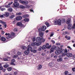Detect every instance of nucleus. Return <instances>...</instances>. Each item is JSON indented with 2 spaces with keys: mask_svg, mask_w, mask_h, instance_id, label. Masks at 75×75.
<instances>
[{
  "mask_svg": "<svg viewBox=\"0 0 75 75\" xmlns=\"http://www.w3.org/2000/svg\"><path fill=\"white\" fill-rule=\"evenodd\" d=\"M11 34L9 33H6L5 34V35H7L8 36V38H13V36L14 37L15 36V34L13 32H11Z\"/></svg>",
  "mask_w": 75,
  "mask_h": 75,
  "instance_id": "1",
  "label": "nucleus"
},
{
  "mask_svg": "<svg viewBox=\"0 0 75 75\" xmlns=\"http://www.w3.org/2000/svg\"><path fill=\"white\" fill-rule=\"evenodd\" d=\"M61 49V54H63V55H65L66 54L65 53H67L68 52V51L67 49H65V50Z\"/></svg>",
  "mask_w": 75,
  "mask_h": 75,
  "instance_id": "2",
  "label": "nucleus"
},
{
  "mask_svg": "<svg viewBox=\"0 0 75 75\" xmlns=\"http://www.w3.org/2000/svg\"><path fill=\"white\" fill-rule=\"evenodd\" d=\"M55 25H61V19H59L57 21H55L54 22Z\"/></svg>",
  "mask_w": 75,
  "mask_h": 75,
  "instance_id": "3",
  "label": "nucleus"
},
{
  "mask_svg": "<svg viewBox=\"0 0 75 75\" xmlns=\"http://www.w3.org/2000/svg\"><path fill=\"white\" fill-rule=\"evenodd\" d=\"M58 50H56L55 52L56 54L57 55H59L61 54V49L59 47H58Z\"/></svg>",
  "mask_w": 75,
  "mask_h": 75,
  "instance_id": "4",
  "label": "nucleus"
},
{
  "mask_svg": "<svg viewBox=\"0 0 75 75\" xmlns=\"http://www.w3.org/2000/svg\"><path fill=\"white\" fill-rule=\"evenodd\" d=\"M38 31L39 32V35L41 37H42L43 36V35H44V33L42 32H41V28H40L38 29Z\"/></svg>",
  "mask_w": 75,
  "mask_h": 75,
  "instance_id": "5",
  "label": "nucleus"
},
{
  "mask_svg": "<svg viewBox=\"0 0 75 75\" xmlns=\"http://www.w3.org/2000/svg\"><path fill=\"white\" fill-rule=\"evenodd\" d=\"M56 49H57V47L56 46L51 48L50 50V53H52V52H53L54 50H56Z\"/></svg>",
  "mask_w": 75,
  "mask_h": 75,
  "instance_id": "6",
  "label": "nucleus"
},
{
  "mask_svg": "<svg viewBox=\"0 0 75 75\" xmlns=\"http://www.w3.org/2000/svg\"><path fill=\"white\" fill-rule=\"evenodd\" d=\"M23 4H27L28 3V1H19Z\"/></svg>",
  "mask_w": 75,
  "mask_h": 75,
  "instance_id": "7",
  "label": "nucleus"
},
{
  "mask_svg": "<svg viewBox=\"0 0 75 75\" xmlns=\"http://www.w3.org/2000/svg\"><path fill=\"white\" fill-rule=\"evenodd\" d=\"M66 55L69 58H71L72 57V54L70 53H67L66 54Z\"/></svg>",
  "mask_w": 75,
  "mask_h": 75,
  "instance_id": "8",
  "label": "nucleus"
},
{
  "mask_svg": "<svg viewBox=\"0 0 75 75\" xmlns=\"http://www.w3.org/2000/svg\"><path fill=\"white\" fill-rule=\"evenodd\" d=\"M0 23L3 24V25L5 27V28H6L7 25L6 24V22H5L2 21H0Z\"/></svg>",
  "mask_w": 75,
  "mask_h": 75,
  "instance_id": "9",
  "label": "nucleus"
},
{
  "mask_svg": "<svg viewBox=\"0 0 75 75\" xmlns=\"http://www.w3.org/2000/svg\"><path fill=\"white\" fill-rule=\"evenodd\" d=\"M22 19V17L20 16H18L16 17V20L18 21L21 20Z\"/></svg>",
  "mask_w": 75,
  "mask_h": 75,
  "instance_id": "10",
  "label": "nucleus"
},
{
  "mask_svg": "<svg viewBox=\"0 0 75 75\" xmlns=\"http://www.w3.org/2000/svg\"><path fill=\"white\" fill-rule=\"evenodd\" d=\"M48 65L49 66V67H53L54 65V64L53 62H51L48 64Z\"/></svg>",
  "mask_w": 75,
  "mask_h": 75,
  "instance_id": "11",
  "label": "nucleus"
},
{
  "mask_svg": "<svg viewBox=\"0 0 75 75\" xmlns=\"http://www.w3.org/2000/svg\"><path fill=\"white\" fill-rule=\"evenodd\" d=\"M47 29V27L45 26H43L41 27V31H44Z\"/></svg>",
  "mask_w": 75,
  "mask_h": 75,
  "instance_id": "12",
  "label": "nucleus"
},
{
  "mask_svg": "<svg viewBox=\"0 0 75 75\" xmlns=\"http://www.w3.org/2000/svg\"><path fill=\"white\" fill-rule=\"evenodd\" d=\"M67 28L68 30H71V29L72 28V24H69L67 26Z\"/></svg>",
  "mask_w": 75,
  "mask_h": 75,
  "instance_id": "13",
  "label": "nucleus"
},
{
  "mask_svg": "<svg viewBox=\"0 0 75 75\" xmlns=\"http://www.w3.org/2000/svg\"><path fill=\"white\" fill-rule=\"evenodd\" d=\"M13 4L15 7H18L19 6V4L18 2L14 3Z\"/></svg>",
  "mask_w": 75,
  "mask_h": 75,
  "instance_id": "14",
  "label": "nucleus"
},
{
  "mask_svg": "<svg viewBox=\"0 0 75 75\" xmlns=\"http://www.w3.org/2000/svg\"><path fill=\"white\" fill-rule=\"evenodd\" d=\"M30 46H31L30 45H29L28 46V48L27 49V50H28V51H31V50H33V48L31 47H30Z\"/></svg>",
  "mask_w": 75,
  "mask_h": 75,
  "instance_id": "15",
  "label": "nucleus"
},
{
  "mask_svg": "<svg viewBox=\"0 0 75 75\" xmlns=\"http://www.w3.org/2000/svg\"><path fill=\"white\" fill-rule=\"evenodd\" d=\"M66 23L67 24H71V19L70 18H68L66 20Z\"/></svg>",
  "mask_w": 75,
  "mask_h": 75,
  "instance_id": "16",
  "label": "nucleus"
},
{
  "mask_svg": "<svg viewBox=\"0 0 75 75\" xmlns=\"http://www.w3.org/2000/svg\"><path fill=\"white\" fill-rule=\"evenodd\" d=\"M3 15L5 17H8L10 15V13L8 12H6L5 14H4Z\"/></svg>",
  "mask_w": 75,
  "mask_h": 75,
  "instance_id": "17",
  "label": "nucleus"
},
{
  "mask_svg": "<svg viewBox=\"0 0 75 75\" xmlns=\"http://www.w3.org/2000/svg\"><path fill=\"white\" fill-rule=\"evenodd\" d=\"M1 40L2 41H3V42L5 41L6 40V38L4 37H1Z\"/></svg>",
  "mask_w": 75,
  "mask_h": 75,
  "instance_id": "18",
  "label": "nucleus"
},
{
  "mask_svg": "<svg viewBox=\"0 0 75 75\" xmlns=\"http://www.w3.org/2000/svg\"><path fill=\"white\" fill-rule=\"evenodd\" d=\"M29 53H30V52L29 51V50H27L25 51L24 52L25 54L26 55H28Z\"/></svg>",
  "mask_w": 75,
  "mask_h": 75,
  "instance_id": "19",
  "label": "nucleus"
},
{
  "mask_svg": "<svg viewBox=\"0 0 75 75\" xmlns=\"http://www.w3.org/2000/svg\"><path fill=\"white\" fill-rule=\"evenodd\" d=\"M32 46H35V45H37V46H38V43L36 42H34L31 44Z\"/></svg>",
  "mask_w": 75,
  "mask_h": 75,
  "instance_id": "20",
  "label": "nucleus"
},
{
  "mask_svg": "<svg viewBox=\"0 0 75 75\" xmlns=\"http://www.w3.org/2000/svg\"><path fill=\"white\" fill-rule=\"evenodd\" d=\"M8 67H9V65L7 64V63H6V64H5L4 65V67L5 68H8Z\"/></svg>",
  "mask_w": 75,
  "mask_h": 75,
  "instance_id": "21",
  "label": "nucleus"
},
{
  "mask_svg": "<svg viewBox=\"0 0 75 75\" xmlns=\"http://www.w3.org/2000/svg\"><path fill=\"white\" fill-rule=\"evenodd\" d=\"M16 25L18 26H21L22 25V23L21 22H18L17 23Z\"/></svg>",
  "mask_w": 75,
  "mask_h": 75,
  "instance_id": "22",
  "label": "nucleus"
},
{
  "mask_svg": "<svg viewBox=\"0 0 75 75\" xmlns=\"http://www.w3.org/2000/svg\"><path fill=\"white\" fill-rule=\"evenodd\" d=\"M65 38H67V40H70L71 39V37H70V36L68 37V36H67V35L65 36Z\"/></svg>",
  "mask_w": 75,
  "mask_h": 75,
  "instance_id": "23",
  "label": "nucleus"
},
{
  "mask_svg": "<svg viewBox=\"0 0 75 75\" xmlns=\"http://www.w3.org/2000/svg\"><path fill=\"white\" fill-rule=\"evenodd\" d=\"M28 14H25L23 15V17L24 18H27L28 17Z\"/></svg>",
  "mask_w": 75,
  "mask_h": 75,
  "instance_id": "24",
  "label": "nucleus"
},
{
  "mask_svg": "<svg viewBox=\"0 0 75 75\" xmlns=\"http://www.w3.org/2000/svg\"><path fill=\"white\" fill-rule=\"evenodd\" d=\"M45 24L46 25L47 27H50V24L48 22H45Z\"/></svg>",
  "mask_w": 75,
  "mask_h": 75,
  "instance_id": "25",
  "label": "nucleus"
},
{
  "mask_svg": "<svg viewBox=\"0 0 75 75\" xmlns=\"http://www.w3.org/2000/svg\"><path fill=\"white\" fill-rule=\"evenodd\" d=\"M46 48H47V46H45V45H43L42 47V50H45Z\"/></svg>",
  "mask_w": 75,
  "mask_h": 75,
  "instance_id": "26",
  "label": "nucleus"
},
{
  "mask_svg": "<svg viewBox=\"0 0 75 75\" xmlns=\"http://www.w3.org/2000/svg\"><path fill=\"white\" fill-rule=\"evenodd\" d=\"M14 17H15V16H14V15H12L10 16L9 17L10 19H12V18H13Z\"/></svg>",
  "mask_w": 75,
  "mask_h": 75,
  "instance_id": "27",
  "label": "nucleus"
},
{
  "mask_svg": "<svg viewBox=\"0 0 75 75\" xmlns=\"http://www.w3.org/2000/svg\"><path fill=\"white\" fill-rule=\"evenodd\" d=\"M21 48L22 50H26V49H27V47L24 46H22Z\"/></svg>",
  "mask_w": 75,
  "mask_h": 75,
  "instance_id": "28",
  "label": "nucleus"
},
{
  "mask_svg": "<svg viewBox=\"0 0 75 75\" xmlns=\"http://www.w3.org/2000/svg\"><path fill=\"white\" fill-rule=\"evenodd\" d=\"M57 61L58 62H61L62 61V59L61 58L58 59L57 60Z\"/></svg>",
  "mask_w": 75,
  "mask_h": 75,
  "instance_id": "29",
  "label": "nucleus"
},
{
  "mask_svg": "<svg viewBox=\"0 0 75 75\" xmlns=\"http://www.w3.org/2000/svg\"><path fill=\"white\" fill-rule=\"evenodd\" d=\"M38 67V69H41L42 68V65L41 64H40L39 65Z\"/></svg>",
  "mask_w": 75,
  "mask_h": 75,
  "instance_id": "30",
  "label": "nucleus"
},
{
  "mask_svg": "<svg viewBox=\"0 0 75 75\" xmlns=\"http://www.w3.org/2000/svg\"><path fill=\"white\" fill-rule=\"evenodd\" d=\"M38 42H40V41H41V40L42 39L40 37H38Z\"/></svg>",
  "mask_w": 75,
  "mask_h": 75,
  "instance_id": "31",
  "label": "nucleus"
},
{
  "mask_svg": "<svg viewBox=\"0 0 75 75\" xmlns=\"http://www.w3.org/2000/svg\"><path fill=\"white\" fill-rule=\"evenodd\" d=\"M17 57H18V55H15L13 56V58H14V59H16V58H17Z\"/></svg>",
  "mask_w": 75,
  "mask_h": 75,
  "instance_id": "32",
  "label": "nucleus"
},
{
  "mask_svg": "<svg viewBox=\"0 0 75 75\" xmlns=\"http://www.w3.org/2000/svg\"><path fill=\"white\" fill-rule=\"evenodd\" d=\"M20 7L21 8H22V9H24V8H25V7L23 5L20 6Z\"/></svg>",
  "mask_w": 75,
  "mask_h": 75,
  "instance_id": "33",
  "label": "nucleus"
},
{
  "mask_svg": "<svg viewBox=\"0 0 75 75\" xmlns=\"http://www.w3.org/2000/svg\"><path fill=\"white\" fill-rule=\"evenodd\" d=\"M8 11H9L10 12H11L13 11V8H11L9 9H8Z\"/></svg>",
  "mask_w": 75,
  "mask_h": 75,
  "instance_id": "34",
  "label": "nucleus"
},
{
  "mask_svg": "<svg viewBox=\"0 0 75 75\" xmlns=\"http://www.w3.org/2000/svg\"><path fill=\"white\" fill-rule=\"evenodd\" d=\"M24 21H25L26 22H27L29 21V19H28L27 18H25L24 20Z\"/></svg>",
  "mask_w": 75,
  "mask_h": 75,
  "instance_id": "35",
  "label": "nucleus"
},
{
  "mask_svg": "<svg viewBox=\"0 0 75 75\" xmlns=\"http://www.w3.org/2000/svg\"><path fill=\"white\" fill-rule=\"evenodd\" d=\"M68 71H65L64 72V75H68Z\"/></svg>",
  "mask_w": 75,
  "mask_h": 75,
  "instance_id": "36",
  "label": "nucleus"
},
{
  "mask_svg": "<svg viewBox=\"0 0 75 75\" xmlns=\"http://www.w3.org/2000/svg\"><path fill=\"white\" fill-rule=\"evenodd\" d=\"M42 43V42L41 41L40 42H38V46H39V45H40Z\"/></svg>",
  "mask_w": 75,
  "mask_h": 75,
  "instance_id": "37",
  "label": "nucleus"
},
{
  "mask_svg": "<svg viewBox=\"0 0 75 75\" xmlns=\"http://www.w3.org/2000/svg\"><path fill=\"white\" fill-rule=\"evenodd\" d=\"M3 69V68L1 66V64L0 63V70H2Z\"/></svg>",
  "mask_w": 75,
  "mask_h": 75,
  "instance_id": "38",
  "label": "nucleus"
},
{
  "mask_svg": "<svg viewBox=\"0 0 75 75\" xmlns=\"http://www.w3.org/2000/svg\"><path fill=\"white\" fill-rule=\"evenodd\" d=\"M11 69H12L11 67H9L7 69V70L8 71H11Z\"/></svg>",
  "mask_w": 75,
  "mask_h": 75,
  "instance_id": "39",
  "label": "nucleus"
},
{
  "mask_svg": "<svg viewBox=\"0 0 75 75\" xmlns=\"http://www.w3.org/2000/svg\"><path fill=\"white\" fill-rule=\"evenodd\" d=\"M17 54L18 55H21V52H17Z\"/></svg>",
  "mask_w": 75,
  "mask_h": 75,
  "instance_id": "40",
  "label": "nucleus"
},
{
  "mask_svg": "<svg viewBox=\"0 0 75 75\" xmlns=\"http://www.w3.org/2000/svg\"><path fill=\"white\" fill-rule=\"evenodd\" d=\"M31 52H34V53H35V52H37V50H31Z\"/></svg>",
  "mask_w": 75,
  "mask_h": 75,
  "instance_id": "41",
  "label": "nucleus"
},
{
  "mask_svg": "<svg viewBox=\"0 0 75 75\" xmlns=\"http://www.w3.org/2000/svg\"><path fill=\"white\" fill-rule=\"evenodd\" d=\"M63 56H65V55H63V54H61L59 55V57L60 58H62L63 57Z\"/></svg>",
  "mask_w": 75,
  "mask_h": 75,
  "instance_id": "42",
  "label": "nucleus"
},
{
  "mask_svg": "<svg viewBox=\"0 0 75 75\" xmlns=\"http://www.w3.org/2000/svg\"><path fill=\"white\" fill-rule=\"evenodd\" d=\"M16 15H18V16H19L20 15H21L22 14V13L19 12V13H16Z\"/></svg>",
  "mask_w": 75,
  "mask_h": 75,
  "instance_id": "43",
  "label": "nucleus"
},
{
  "mask_svg": "<svg viewBox=\"0 0 75 75\" xmlns=\"http://www.w3.org/2000/svg\"><path fill=\"white\" fill-rule=\"evenodd\" d=\"M67 48H69V49L70 50H72V48H71V47L70 46H67Z\"/></svg>",
  "mask_w": 75,
  "mask_h": 75,
  "instance_id": "44",
  "label": "nucleus"
},
{
  "mask_svg": "<svg viewBox=\"0 0 75 75\" xmlns=\"http://www.w3.org/2000/svg\"><path fill=\"white\" fill-rule=\"evenodd\" d=\"M45 39H42L41 41L42 42H45Z\"/></svg>",
  "mask_w": 75,
  "mask_h": 75,
  "instance_id": "45",
  "label": "nucleus"
},
{
  "mask_svg": "<svg viewBox=\"0 0 75 75\" xmlns=\"http://www.w3.org/2000/svg\"><path fill=\"white\" fill-rule=\"evenodd\" d=\"M54 33H53V32H52L51 33V34L50 35V37H52V36H53V35H54Z\"/></svg>",
  "mask_w": 75,
  "mask_h": 75,
  "instance_id": "46",
  "label": "nucleus"
},
{
  "mask_svg": "<svg viewBox=\"0 0 75 75\" xmlns=\"http://www.w3.org/2000/svg\"><path fill=\"white\" fill-rule=\"evenodd\" d=\"M72 29L75 30V23H74L73 25V26L72 27Z\"/></svg>",
  "mask_w": 75,
  "mask_h": 75,
  "instance_id": "47",
  "label": "nucleus"
},
{
  "mask_svg": "<svg viewBox=\"0 0 75 75\" xmlns=\"http://www.w3.org/2000/svg\"><path fill=\"white\" fill-rule=\"evenodd\" d=\"M11 62L14 63V62H16V60L15 59H13L11 60Z\"/></svg>",
  "mask_w": 75,
  "mask_h": 75,
  "instance_id": "48",
  "label": "nucleus"
},
{
  "mask_svg": "<svg viewBox=\"0 0 75 75\" xmlns=\"http://www.w3.org/2000/svg\"><path fill=\"white\" fill-rule=\"evenodd\" d=\"M66 22V20L65 19H63L62 20V23H65Z\"/></svg>",
  "mask_w": 75,
  "mask_h": 75,
  "instance_id": "49",
  "label": "nucleus"
},
{
  "mask_svg": "<svg viewBox=\"0 0 75 75\" xmlns=\"http://www.w3.org/2000/svg\"><path fill=\"white\" fill-rule=\"evenodd\" d=\"M21 59H22V57H21V58H20V57H18L17 58V60H19V61H20V60H21Z\"/></svg>",
  "mask_w": 75,
  "mask_h": 75,
  "instance_id": "50",
  "label": "nucleus"
},
{
  "mask_svg": "<svg viewBox=\"0 0 75 75\" xmlns=\"http://www.w3.org/2000/svg\"><path fill=\"white\" fill-rule=\"evenodd\" d=\"M25 7H26V8H30V6H29L28 5H26L25 6Z\"/></svg>",
  "mask_w": 75,
  "mask_h": 75,
  "instance_id": "51",
  "label": "nucleus"
},
{
  "mask_svg": "<svg viewBox=\"0 0 75 75\" xmlns=\"http://www.w3.org/2000/svg\"><path fill=\"white\" fill-rule=\"evenodd\" d=\"M5 10H6V8H1V11H2Z\"/></svg>",
  "mask_w": 75,
  "mask_h": 75,
  "instance_id": "52",
  "label": "nucleus"
},
{
  "mask_svg": "<svg viewBox=\"0 0 75 75\" xmlns=\"http://www.w3.org/2000/svg\"><path fill=\"white\" fill-rule=\"evenodd\" d=\"M5 7H6V8H8L9 7H10V6L9 5H6L5 6Z\"/></svg>",
  "mask_w": 75,
  "mask_h": 75,
  "instance_id": "53",
  "label": "nucleus"
},
{
  "mask_svg": "<svg viewBox=\"0 0 75 75\" xmlns=\"http://www.w3.org/2000/svg\"><path fill=\"white\" fill-rule=\"evenodd\" d=\"M54 55H55V54H54V53H52L51 54V57H53L54 56Z\"/></svg>",
  "mask_w": 75,
  "mask_h": 75,
  "instance_id": "54",
  "label": "nucleus"
},
{
  "mask_svg": "<svg viewBox=\"0 0 75 75\" xmlns=\"http://www.w3.org/2000/svg\"><path fill=\"white\" fill-rule=\"evenodd\" d=\"M51 45L48 46V47L47 46V48L50 49V48H51Z\"/></svg>",
  "mask_w": 75,
  "mask_h": 75,
  "instance_id": "55",
  "label": "nucleus"
},
{
  "mask_svg": "<svg viewBox=\"0 0 75 75\" xmlns=\"http://www.w3.org/2000/svg\"><path fill=\"white\" fill-rule=\"evenodd\" d=\"M10 64L11 65H15V64L14 63H13V62H11L10 63Z\"/></svg>",
  "mask_w": 75,
  "mask_h": 75,
  "instance_id": "56",
  "label": "nucleus"
},
{
  "mask_svg": "<svg viewBox=\"0 0 75 75\" xmlns=\"http://www.w3.org/2000/svg\"><path fill=\"white\" fill-rule=\"evenodd\" d=\"M42 49V47H40L38 49V50L39 51H41Z\"/></svg>",
  "mask_w": 75,
  "mask_h": 75,
  "instance_id": "57",
  "label": "nucleus"
},
{
  "mask_svg": "<svg viewBox=\"0 0 75 75\" xmlns=\"http://www.w3.org/2000/svg\"><path fill=\"white\" fill-rule=\"evenodd\" d=\"M72 70L73 71V72H75V68H72Z\"/></svg>",
  "mask_w": 75,
  "mask_h": 75,
  "instance_id": "58",
  "label": "nucleus"
},
{
  "mask_svg": "<svg viewBox=\"0 0 75 75\" xmlns=\"http://www.w3.org/2000/svg\"><path fill=\"white\" fill-rule=\"evenodd\" d=\"M56 45H61V44L59 43H56Z\"/></svg>",
  "mask_w": 75,
  "mask_h": 75,
  "instance_id": "59",
  "label": "nucleus"
},
{
  "mask_svg": "<svg viewBox=\"0 0 75 75\" xmlns=\"http://www.w3.org/2000/svg\"><path fill=\"white\" fill-rule=\"evenodd\" d=\"M3 59L4 61H8V59L6 58H4Z\"/></svg>",
  "mask_w": 75,
  "mask_h": 75,
  "instance_id": "60",
  "label": "nucleus"
},
{
  "mask_svg": "<svg viewBox=\"0 0 75 75\" xmlns=\"http://www.w3.org/2000/svg\"><path fill=\"white\" fill-rule=\"evenodd\" d=\"M17 31V28H15L14 29V31Z\"/></svg>",
  "mask_w": 75,
  "mask_h": 75,
  "instance_id": "61",
  "label": "nucleus"
},
{
  "mask_svg": "<svg viewBox=\"0 0 75 75\" xmlns=\"http://www.w3.org/2000/svg\"><path fill=\"white\" fill-rule=\"evenodd\" d=\"M3 17H4V15L3 14L0 16V17H1V18H3Z\"/></svg>",
  "mask_w": 75,
  "mask_h": 75,
  "instance_id": "62",
  "label": "nucleus"
},
{
  "mask_svg": "<svg viewBox=\"0 0 75 75\" xmlns=\"http://www.w3.org/2000/svg\"><path fill=\"white\" fill-rule=\"evenodd\" d=\"M14 3H17L18 1L17 0H15L14 1Z\"/></svg>",
  "mask_w": 75,
  "mask_h": 75,
  "instance_id": "63",
  "label": "nucleus"
},
{
  "mask_svg": "<svg viewBox=\"0 0 75 75\" xmlns=\"http://www.w3.org/2000/svg\"><path fill=\"white\" fill-rule=\"evenodd\" d=\"M52 43H53V44H55V41H54L53 40H52Z\"/></svg>",
  "mask_w": 75,
  "mask_h": 75,
  "instance_id": "64",
  "label": "nucleus"
}]
</instances>
